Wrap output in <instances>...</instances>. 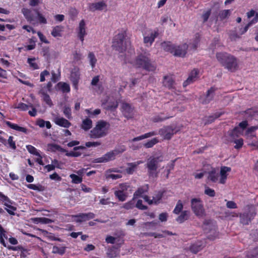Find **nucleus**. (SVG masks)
<instances>
[{"label": "nucleus", "mask_w": 258, "mask_h": 258, "mask_svg": "<svg viewBox=\"0 0 258 258\" xmlns=\"http://www.w3.org/2000/svg\"><path fill=\"white\" fill-rule=\"evenodd\" d=\"M114 195L115 197L118 199V200L120 202H124L126 200L128 194L127 193H124L123 192H121L119 190H118L115 188H114Z\"/></svg>", "instance_id": "25"}, {"label": "nucleus", "mask_w": 258, "mask_h": 258, "mask_svg": "<svg viewBox=\"0 0 258 258\" xmlns=\"http://www.w3.org/2000/svg\"><path fill=\"white\" fill-rule=\"evenodd\" d=\"M72 180V182L76 184H78L82 181V178L74 174L70 175Z\"/></svg>", "instance_id": "45"}, {"label": "nucleus", "mask_w": 258, "mask_h": 258, "mask_svg": "<svg viewBox=\"0 0 258 258\" xmlns=\"http://www.w3.org/2000/svg\"><path fill=\"white\" fill-rule=\"evenodd\" d=\"M86 23L84 20H82L79 24L78 27L77 29L78 37L83 43L84 40V37L86 35Z\"/></svg>", "instance_id": "13"}, {"label": "nucleus", "mask_w": 258, "mask_h": 258, "mask_svg": "<svg viewBox=\"0 0 258 258\" xmlns=\"http://www.w3.org/2000/svg\"><path fill=\"white\" fill-rule=\"evenodd\" d=\"M99 81V76H97L93 78L92 81L91 82V84L92 86H97L98 82Z\"/></svg>", "instance_id": "63"}, {"label": "nucleus", "mask_w": 258, "mask_h": 258, "mask_svg": "<svg viewBox=\"0 0 258 258\" xmlns=\"http://www.w3.org/2000/svg\"><path fill=\"white\" fill-rule=\"evenodd\" d=\"M54 121L57 125L65 128H69L71 125V123L67 119L57 116L54 118Z\"/></svg>", "instance_id": "19"}, {"label": "nucleus", "mask_w": 258, "mask_h": 258, "mask_svg": "<svg viewBox=\"0 0 258 258\" xmlns=\"http://www.w3.org/2000/svg\"><path fill=\"white\" fill-rule=\"evenodd\" d=\"M80 70L78 68H74L72 69L71 74V80L72 82L73 85L76 90H78V84L80 80Z\"/></svg>", "instance_id": "14"}, {"label": "nucleus", "mask_w": 258, "mask_h": 258, "mask_svg": "<svg viewBox=\"0 0 258 258\" xmlns=\"http://www.w3.org/2000/svg\"><path fill=\"white\" fill-rule=\"evenodd\" d=\"M158 36V33L156 31L149 30L144 34V43L147 46H151L156 37Z\"/></svg>", "instance_id": "11"}, {"label": "nucleus", "mask_w": 258, "mask_h": 258, "mask_svg": "<svg viewBox=\"0 0 258 258\" xmlns=\"http://www.w3.org/2000/svg\"><path fill=\"white\" fill-rule=\"evenodd\" d=\"M205 194L211 197H213L215 195V192L214 189L206 187L205 190Z\"/></svg>", "instance_id": "51"}, {"label": "nucleus", "mask_w": 258, "mask_h": 258, "mask_svg": "<svg viewBox=\"0 0 258 258\" xmlns=\"http://www.w3.org/2000/svg\"><path fill=\"white\" fill-rule=\"evenodd\" d=\"M49 75V73L47 70H45L40 73V82H44L45 81V77Z\"/></svg>", "instance_id": "58"}, {"label": "nucleus", "mask_w": 258, "mask_h": 258, "mask_svg": "<svg viewBox=\"0 0 258 258\" xmlns=\"http://www.w3.org/2000/svg\"><path fill=\"white\" fill-rule=\"evenodd\" d=\"M110 128V123L104 120L96 122L95 126L91 130L89 136L92 139H99L106 136Z\"/></svg>", "instance_id": "1"}, {"label": "nucleus", "mask_w": 258, "mask_h": 258, "mask_svg": "<svg viewBox=\"0 0 258 258\" xmlns=\"http://www.w3.org/2000/svg\"><path fill=\"white\" fill-rule=\"evenodd\" d=\"M135 198H134L130 202L125 203L123 206V208L126 210L131 209H133L135 207Z\"/></svg>", "instance_id": "46"}, {"label": "nucleus", "mask_w": 258, "mask_h": 258, "mask_svg": "<svg viewBox=\"0 0 258 258\" xmlns=\"http://www.w3.org/2000/svg\"><path fill=\"white\" fill-rule=\"evenodd\" d=\"M188 45L186 43L174 45L170 42H164L161 43V47L166 51H169L174 56L183 57L185 56Z\"/></svg>", "instance_id": "3"}, {"label": "nucleus", "mask_w": 258, "mask_h": 258, "mask_svg": "<svg viewBox=\"0 0 258 258\" xmlns=\"http://www.w3.org/2000/svg\"><path fill=\"white\" fill-rule=\"evenodd\" d=\"M149 189L148 185L146 184L141 187H140L137 191H136L134 194V198H136L139 197H141L142 195L147 192Z\"/></svg>", "instance_id": "29"}, {"label": "nucleus", "mask_w": 258, "mask_h": 258, "mask_svg": "<svg viewBox=\"0 0 258 258\" xmlns=\"http://www.w3.org/2000/svg\"><path fill=\"white\" fill-rule=\"evenodd\" d=\"M126 148L124 146L121 145L115 148L114 150L106 153L103 156L94 159V163H106L115 159L118 154H121L125 151Z\"/></svg>", "instance_id": "6"}, {"label": "nucleus", "mask_w": 258, "mask_h": 258, "mask_svg": "<svg viewBox=\"0 0 258 258\" xmlns=\"http://www.w3.org/2000/svg\"><path fill=\"white\" fill-rule=\"evenodd\" d=\"M230 14V11L229 10H225L223 11L220 14V17L221 19H225L228 16H229Z\"/></svg>", "instance_id": "59"}, {"label": "nucleus", "mask_w": 258, "mask_h": 258, "mask_svg": "<svg viewBox=\"0 0 258 258\" xmlns=\"http://www.w3.org/2000/svg\"><path fill=\"white\" fill-rule=\"evenodd\" d=\"M126 37V35L125 32L119 33L115 35L112 41L113 48L119 52H124L127 45L130 44Z\"/></svg>", "instance_id": "5"}, {"label": "nucleus", "mask_w": 258, "mask_h": 258, "mask_svg": "<svg viewBox=\"0 0 258 258\" xmlns=\"http://www.w3.org/2000/svg\"><path fill=\"white\" fill-rule=\"evenodd\" d=\"M85 111L90 117H94L99 115L101 112L100 109H96L94 110H92L91 109H86Z\"/></svg>", "instance_id": "33"}, {"label": "nucleus", "mask_w": 258, "mask_h": 258, "mask_svg": "<svg viewBox=\"0 0 258 258\" xmlns=\"http://www.w3.org/2000/svg\"><path fill=\"white\" fill-rule=\"evenodd\" d=\"M35 221L37 223L43 224H50L53 222L52 220L45 217L37 218L35 219Z\"/></svg>", "instance_id": "42"}, {"label": "nucleus", "mask_w": 258, "mask_h": 258, "mask_svg": "<svg viewBox=\"0 0 258 258\" xmlns=\"http://www.w3.org/2000/svg\"><path fill=\"white\" fill-rule=\"evenodd\" d=\"M162 197V194L160 192H158L155 196L153 197L154 204H157L158 203L159 201L161 199Z\"/></svg>", "instance_id": "54"}, {"label": "nucleus", "mask_w": 258, "mask_h": 258, "mask_svg": "<svg viewBox=\"0 0 258 258\" xmlns=\"http://www.w3.org/2000/svg\"><path fill=\"white\" fill-rule=\"evenodd\" d=\"M226 206L230 209H235L237 208L236 203L233 201H228L226 203Z\"/></svg>", "instance_id": "62"}, {"label": "nucleus", "mask_w": 258, "mask_h": 258, "mask_svg": "<svg viewBox=\"0 0 258 258\" xmlns=\"http://www.w3.org/2000/svg\"><path fill=\"white\" fill-rule=\"evenodd\" d=\"M22 12L28 21H33V18L31 14V11L28 9L23 8L22 10Z\"/></svg>", "instance_id": "38"}, {"label": "nucleus", "mask_w": 258, "mask_h": 258, "mask_svg": "<svg viewBox=\"0 0 258 258\" xmlns=\"http://www.w3.org/2000/svg\"><path fill=\"white\" fill-rule=\"evenodd\" d=\"M183 207V206L181 201H178L173 210V213L175 214H179L181 212Z\"/></svg>", "instance_id": "40"}, {"label": "nucleus", "mask_w": 258, "mask_h": 258, "mask_svg": "<svg viewBox=\"0 0 258 258\" xmlns=\"http://www.w3.org/2000/svg\"><path fill=\"white\" fill-rule=\"evenodd\" d=\"M136 206L139 209L141 210H146L147 209V207L146 206H144L142 204V201L141 200H139L138 201Z\"/></svg>", "instance_id": "60"}, {"label": "nucleus", "mask_w": 258, "mask_h": 258, "mask_svg": "<svg viewBox=\"0 0 258 258\" xmlns=\"http://www.w3.org/2000/svg\"><path fill=\"white\" fill-rule=\"evenodd\" d=\"M219 178L218 173H216L215 172L212 171L210 173L208 178L209 180H211L213 182H216Z\"/></svg>", "instance_id": "48"}, {"label": "nucleus", "mask_w": 258, "mask_h": 258, "mask_svg": "<svg viewBox=\"0 0 258 258\" xmlns=\"http://www.w3.org/2000/svg\"><path fill=\"white\" fill-rule=\"evenodd\" d=\"M230 140L231 141H233L234 143L235 144V145L234 146V148L235 149H239L241 148L243 145V139L241 138H240L239 139H235Z\"/></svg>", "instance_id": "44"}, {"label": "nucleus", "mask_w": 258, "mask_h": 258, "mask_svg": "<svg viewBox=\"0 0 258 258\" xmlns=\"http://www.w3.org/2000/svg\"><path fill=\"white\" fill-rule=\"evenodd\" d=\"M101 145L100 142H88L85 143L86 147L90 148L91 147H97Z\"/></svg>", "instance_id": "56"}, {"label": "nucleus", "mask_w": 258, "mask_h": 258, "mask_svg": "<svg viewBox=\"0 0 258 258\" xmlns=\"http://www.w3.org/2000/svg\"><path fill=\"white\" fill-rule=\"evenodd\" d=\"M204 246H205V245L203 242H198L191 245L190 247V250L191 252L196 253L199 251H200Z\"/></svg>", "instance_id": "28"}, {"label": "nucleus", "mask_w": 258, "mask_h": 258, "mask_svg": "<svg viewBox=\"0 0 258 258\" xmlns=\"http://www.w3.org/2000/svg\"><path fill=\"white\" fill-rule=\"evenodd\" d=\"M62 27L60 26H57L53 28L51 33V35L54 37L60 36V33L62 31Z\"/></svg>", "instance_id": "35"}, {"label": "nucleus", "mask_w": 258, "mask_h": 258, "mask_svg": "<svg viewBox=\"0 0 258 258\" xmlns=\"http://www.w3.org/2000/svg\"><path fill=\"white\" fill-rule=\"evenodd\" d=\"M8 143L9 145V147L13 150H15L16 149V146L15 144V142L13 141V137L12 136H10L9 137Z\"/></svg>", "instance_id": "52"}, {"label": "nucleus", "mask_w": 258, "mask_h": 258, "mask_svg": "<svg viewBox=\"0 0 258 258\" xmlns=\"http://www.w3.org/2000/svg\"><path fill=\"white\" fill-rule=\"evenodd\" d=\"M163 160L162 156L150 158L147 162L146 165L148 168V172L150 176H157L158 164Z\"/></svg>", "instance_id": "7"}, {"label": "nucleus", "mask_w": 258, "mask_h": 258, "mask_svg": "<svg viewBox=\"0 0 258 258\" xmlns=\"http://www.w3.org/2000/svg\"><path fill=\"white\" fill-rule=\"evenodd\" d=\"M121 111L123 116L127 119L134 117L135 112L134 107L129 103L122 102L121 104Z\"/></svg>", "instance_id": "10"}, {"label": "nucleus", "mask_w": 258, "mask_h": 258, "mask_svg": "<svg viewBox=\"0 0 258 258\" xmlns=\"http://www.w3.org/2000/svg\"><path fill=\"white\" fill-rule=\"evenodd\" d=\"M165 234L168 235H171L172 233L168 231L163 232V233H151L150 235L154 236L155 238H162L165 236Z\"/></svg>", "instance_id": "47"}, {"label": "nucleus", "mask_w": 258, "mask_h": 258, "mask_svg": "<svg viewBox=\"0 0 258 258\" xmlns=\"http://www.w3.org/2000/svg\"><path fill=\"white\" fill-rule=\"evenodd\" d=\"M258 128L257 126H252L249 127L245 133V136L247 138H252L255 136L254 132Z\"/></svg>", "instance_id": "31"}, {"label": "nucleus", "mask_w": 258, "mask_h": 258, "mask_svg": "<svg viewBox=\"0 0 258 258\" xmlns=\"http://www.w3.org/2000/svg\"><path fill=\"white\" fill-rule=\"evenodd\" d=\"M29 107H32V104H30L27 105L24 103H19L16 106H15V108H17L22 111H26L27 110Z\"/></svg>", "instance_id": "36"}, {"label": "nucleus", "mask_w": 258, "mask_h": 258, "mask_svg": "<svg viewBox=\"0 0 258 258\" xmlns=\"http://www.w3.org/2000/svg\"><path fill=\"white\" fill-rule=\"evenodd\" d=\"M59 145L54 144H49L47 145V149L48 151L51 152H55L58 150V147Z\"/></svg>", "instance_id": "50"}, {"label": "nucleus", "mask_w": 258, "mask_h": 258, "mask_svg": "<svg viewBox=\"0 0 258 258\" xmlns=\"http://www.w3.org/2000/svg\"><path fill=\"white\" fill-rule=\"evenodd\" d=\"M217 60L222 66L231 72H234L238 67L236 58L225 52H219L216 54Z\"/></svg>", "instance_id": "2"}, {"label": "nucleus", "mask_w": 258, "mask_h": 258, "mask_svg": "<svg viewBox=\"0 0 258 258\" xmlns=\"http://www.w3.org/2000/svg\"><path fill=\"white\" fill-rule=\"evenodd\" d=\"M108 243L114 244L115 241V238L111 236H107L105 239Z\"/></svg>", "instance_id": "64"}, {"label": "nucleus", "mask_w": 258, "mask_h": 258, "mask_svg": "<svg viewBox=\"0 0 258 258\" xmlns=\"http://www.w3.org/2000/svg\"><path fill=\"white\" fill-rule=\"evenodd\" d=\"M175 133L174 129L170 126H164L159 130V134L165 140L170 139Z\"/></svg>", "instance_id": "12"}, {"label": "nucleus", "mask_w": 258, "mask_h": 258, "mask_svg": "<svg viewBox=\"0 0 258 258\" xmlns=\"http://www.w3.org/2000/svg\"><path fill=\"white\" fill-rule=\"evenodd\" d=\"M39 94L40 95L41 97L42 98L43 101L49 107H51L53 105V103L49 96L44 92L43 89H41L39 91Z\"/></svg>", "instance_id": "22"}, {"label": "nucleus", "mask_w": 258, "mask_h": 258, "mask_svg": "<svg viewBox=\"0 0 258 258\" xmlns=\"http://www.w3.org/2000/svg\"><path fill=\"white\" fill-rule=\"evenodd\" d=\"M168 117H163L161 115H159L158 116H156L154 117L152 119L153 121L155 122H161L165 120V119L168 118Z\"/></svg>", "instance_id": "53"}, {"label": "nucleus", "mask_w": 258, "mask_h": 258, "mask_svg": "<svg viewBox=\"0 0 258 258\" xmlns=\"http://www.w3.org/2000/svg\"><path fill=\"white\" fill-rule=\"evenodd\" d=\"M65 249L66 248L64 246H54L52 248V252L62 254L64 253Z\"/></svg>", "instance_id": "37"}, {"label": "nucleus", "mask_w": 258, "mask_h": 258, "mask_svg": "<svg viewBox=\"0 0 258 258\" xmlns=\"http://www.w3.org/2000/svg\"><path fill=\"white\" fill-rule=\"evenodd\" d=\"M107 7V5L105 2L102 1L97 3H89L88 4V9L91 12L95 11H102Z\"/></svg>", "instance_id": "16"}, {"label": "nucleus", "mask_w": 258, "mask_h": 258, "mask_svg": "<svg viewBox=\"0 0 258 258\" xmlns=\"http://www.w3.org/2000/svg\"><path fill=\"white\" fill-rule=\"evenodd\" d=\"M199 71L197 69H194L189 74L187 79L183 83V86L185 87L186 86L194 83L199 78Z\"/></svg>", "instance_id": "15"}, {"label": "nucleus", "mask_w": 258, "mask_h": 258, "mask_svg": "<svg viewBox=\"0 0 258 258\" xmlns=\"http://www.w3.org/2000/svg\"><path fill=\"white\" fill-rule=\"evenodd\" d=\"M158 142V140L155 138L143 144V145L147 148L152 147L154 145Z\"/></svg>", "instance_id": "41"}, {"label": "nucleus", "mask_w": 258, "mask_h": 258, "mask_svg": "<svg viewBox=\"0 0 258 258\" xmlns=\"http://www.w3.org/2000/svg\"><path fill=\"white\" fill-rule=\"evenodd\" d=\"M0 198H2L4 201L7 202L5 204V205L7 207V208H6V211L7 212L12 215H14L15 211L16 210V208L11 206L9 204H11V202L9 198L4 195L2 192H0Z\"/></svg>", "instance_id": "17"}, {"label": "nucleus", "mask_w": 258, "mask_h": 258, "mask_svg": "<svg viewBox=\"0 0 258 258\" xmlns=\"http://www.w3.org/2000/svg\"><path fill=\"white\" fill-rule=\"evenodd\" d=\"M114 188L124 193H127V190L130 188V186L127 183H121Z\"/></svg>", "instance_id": "34"}, {"label": "nucleus", "mask_w": 258, "mask_h": 258, "mask_svg": "<svg viewBox=\"0 0 258 258\" xmlns=\"http://www.w3.org/2000/svg\"><path fill=\"white\" fill-rule=\"evenodd\" d=\"M191 209L193 213L198 217H203L205 215L203 202L199 198H193L191 200Z\"/></svg>", "instance_id": "8"}, {"label": "nucleus", "mask_w": 258, "mask_h": 258, "mask_svg": "<svg viewBox=\"0 0 258 258\" xmlns=\"http://www.w3.org/2000/svg\"><path fill=\"white\" fill-rule=\"evenodd\" d=\"M28 62L30 66L33 68L34 69H38V65L35 62V58H28Z\"/></svg>", "instance_id": "55"}, {"label": "nucleus", "mask_w": 258, "mask_h": 258, "mask_svg": "<svg viewBox=\"0 0 258 258\" xmlns=\"http://www.w3.org/2000/svg\"><path fill=\"white\" fill-rule=\"evenodd\" d=\"M106 254L109 258H114L118 255L114 247L110 248L107 249Z\"/></svg>", "instance_id": "39"}, {"label": "nucleus", "mask_w": 258, "mask_h": 258, "mask_svg": "<svg viewBox=\"0 0 258 258\" xmlns=\"http://www.w3.org/2000/svg\"><path fill=\"white\" fill-rule=\"evenodd\" d=\"M95 215L91 212L88 213H82L74 216L75 221L78 223L93 219Z\"/></svg>", "instance_id": "18"}, {"label": "nucleus", "mask_w": 258, "mask_h": 258, "mask_svg": "<svg viewBox=\"0 0 258 258\" xmlns=\"http://www.w3.org/2000/svg\"><path fill=\"white\" fill-rule=\"evenodd\" d=\"M242 131L240 130L239 127L236 126L232 130L228 132V135L230 136V140L236 139L241 133Z\"/></svg>", "instance_id": "26"}, {"label": "nucleus", "mask_w": 258, "mask_h": 258, "mask_svg": "<svg viewBox=\"0 0 258 258\" xmlns=\"http://www.w3.org/2000/svg\"><path fill=\"white\" fill-rule=\"evenodd\" d=\"M118 106V103L117 101H114L111 103L108 104L107 108L108 109L113 110L116 108Z\"/></svg>", "instance_id": "61"}, {"label": "nucleus", "mask_w": 258, "mask_h": 258, "mask_svg": "<svg viewBox=\"0 0 258 258\" xmlns=\"http://www.w3.org/2000/svg\"><path fill=\"white\" fill-rule=\"evenodd\" d=\"M214 96V89L211 88L207 92V94L203 103L205 104L209 103L213 98Z\"/></svg>", "instance_id": "30"}, {"label": "nucleus", "mask_w": 258, "mask_h": 258, "mask_svg": "<svg viewBox=\"0 0 258 258\" xmlns=\"http://www.w3.org/2000/svg\"><path fill=\"white\" fill-rule=\"evenodd\" d=\"M26 149L30 154L36 156H39V153L38 152L37 150L32 145H27Z\"/></svg>", "instance_id": "43"}, {"label": "nucleus", "mask_w": 258, "mask_h": 258, "mask_svg": "<svg viewBox=\"0 0 258 258\" xmlns=\"http://www.w3.org/2000/svg\"><path fill=\"white\" fill-rule=\"evenodd\" d=\"M231 171V168L228 167H222L220 170V183L224 184L226 182L227 177V173Z\"/></svg>", "instance_id": "20"}, {"label": "nucleus", "mask_w": 258, "mask_h": 258, "mask_svg": "<svg viewBox=\"0 0 258 258\" xmlns=\"http://www.w3.org/2000/svg\"><path fill=\"white\" fill-rule=\"evenodd\" d=\"M143 163V162L142 161H137L135 162L128 163L127 167L125 169L126 173L129 174H133L137 169V166Z\"/></svg>", "instance_id": "21"}, {"label": "nucleus", "mask_w": 258, "mask_h": 258, "mask_svg": "<svg viewBox=\"0 0 258 258\" xmlns=\"http://www.w3.org/2000/svg\"><path fill=\"white\" fill-rule=\"evenodd\" d=\"M255 215V210L253 207L248 209L247 212H245L240 215V222L244 225L248 224L249 222Z\"/></svg>", "instance_id": "9"}, {"label": "nucleus", "mask_w": 258, "mask_h": 258, "mask_svg": "<svg viewBox=\"0 0 258 258\" xmlns=\"http://www.w3.org/2000/svg\"><path fill=\"white\" fill-rule=\"evenodd\" d=\"M163 83L165 87L169 89L174 88V81L172 76H165Z\"/></svg>", "instance_id": "24"}, {"label": "nucleus", "mask_w": 258, "mask_h": 258, "mask_svg": "<svg viewBox=\"0 0 258 258\" xmlns=\"http://www.w3.org/2000/svg\"><path fill=\"white\" fill-rule=\"evenodd\" d=\"M88 58L92 68H94L97 62V58L95 54L92 52H89L88 53Z\"/></svg>", "instance_id": "32"}, {"label": "nucleus", "mask_w": 258, "mask_h": 258, "mask_svg": "<svg viewBox=\"0 0 258 258\" xmlns=\"http://www.w3.org/2000/svg\"><path fill=\"white\" fill-rule=\"evenodd\" d=\"M63 112L67 118H72L71 108L68 106L64 107Z\"/></svg>", "instance_id": "49"}, {"label": "nucleus", "mask_w": 258, "mask_h": 258, "mask_svg": "<svg viewBox=\"0 0 258 258\" xmlns=\"http://www.w3.org/2000/svg\"><path fill=\"white\" fill-rule=\"evenodd\" d=\"M189 211H183L181 212L180 215L176 218V220L177 222L181 223L187 220L189 217Z\"/></svg>", "instance_id": "27"}, {"label": "nucleus", "mask_w": 258, "mask_h": 258, "mask_svg": "<svg viewBox=\"0 0 258 258\" xmlns=\"http://www.w3.org/2000/svg\"><path fill=\"white\" fill-rule=\"evenodd\" d=\"M60 84V88L63 92H69L70 91L69 85L65 83Z\"/></svg>", "instance_id": "57"}, {"label": "nucleus", "mask_w": 258, "mask_h": 258, "mask_svg": "<svg viewBox=\"0 0 258 258\" xmlns=\"http://www.w3.org/2000/svg\"><path fill=\"white\" fill-rule=\"evenodd\" d=\"M92 126V121L89 118H86L82 120L81 127L85 131H88Z\"/></svg>", "instance_id": "23"}, {"label": "nucleus", "mask_w": 258, "mask_h": 258, "mask_svg": "<svg viewBox=\"0 0 258 258\" xmlns=\"http://www.w3.org/2000/svg\"><path fill=\"white\" fill-rule=\"evenodd\" d=\"M134 65L148 71H153L155 69L154 66L151 62L149 53L146 51H143L138 56L134 62Z\"/></svg>", "instance_id": "4"}]
</instances>
